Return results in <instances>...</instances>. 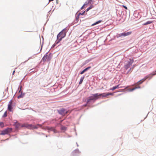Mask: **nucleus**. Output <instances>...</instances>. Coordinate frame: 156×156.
<instances>
[{
    "mask_svg": "<svg viewBox=\"0 0 156 156\" xmlns=\"http://www.w3.org/2000/svg\"><path fill=\"white\" fill-rule=\"evenodd\" d=\"M16 127L17 128H19L21 127H25L29 129H37L36 126H33L32 125L28 124L27 123H24L21 124L17 122L15 124Z\"/></svg>",
    "mask_w": 156,
    "mask_h": 156,
    "instance_id": "1",
    "label": "nucleus"
},
{
    "mask_svg": "<svg viewBox=\"0 0 156 156\" xmlns=\"http://www.w3.org/2000/svg\"><path fill=\"white\" fill-rule=\"evenodd\" d=\"M66 36V32L65 31V29H63L61 31L57 36V43L59 42Z\"/></svg>",
    "mask_w": 156,
    "mask_h": 156,
    "instance_id": "2",
    "label": "nucleus"
},
{
    "mask_svg": "<svg viewBox=\"0 0 156 156\" xmlns=\"http://www.w3.org/2000/svg\"><path fill=\"white\" fill-rule=\"evenodd\" d=\"M99 98L98 93L93 94L92 96H90L87 99V103H88L91 100H96Z\"/></svg>",
    "mask_w": 156,
    "mask_h": 156,
    "instance_id": "3",
    "label": "nucleus"
},
{
    "mask_svg": "<svg viewBox=\"0 0 156 156\" xmlns=\"http://www.w3.org/2000/svg\"><path fill=\"white\" fill-rule=\"evenodd\" d=\"M155 74H156V73H154V74H150L148 75H147V76H146L144 78H143V79H142V80H140V81H138L137 83V84L138 85H140V84H142L143 82H144V81H145L148 78H149V79H150L152 77L151 76H150L151 75L153 76V75H154Z\"/></svg>",
    "mask_w": 156,
    "mask_h": 156,
    "instance_id": "4",
    "label": "nucleus"
},
{
    "mask_svg": "<svg viewBox=\"0 0 156 156\" xmlns=\"http://www.w3.org/2000/svg\"><path fill=\"white\" fill-rule=\"evenodd\" d=\"M12 129L11 128H8L5 129L1 131L0 133V135H5L8 134L9 133L11 132L12 131Z\"/></svg>",
    "mask_w": 156,
    "mask_h": 156,
    "instance_id": "5",
    "label": "nucleus"
},
{
    "mask_svg": "<svg viewBox=\"0 0 156 156\" xmlns=\"http://www.w3.org/2000/svg\"><path fill=\"white\" fill-rule=\"evenodd\" d=\"M51 58L50 55L46 53L42 58V61L43 62H45L46 61H49L50 60Z\"/></svg>",
    "mask_w": 156,
    "mask_h": 156,
    "instance_id": "6",
    "label": "nucleus"
},
{
    "mask_svg": "<svg viewBox=\"0 0 156 156\" xmlns=\"http://www.w3.org/2000/svg\"><path fill=\"white\" fill-rule=\"evenodd\" d=\"M114 95V93H104L101 94H98V97L102 96L103 97H107V96L111 95L112 96H113Z\"/></svg>",
    "mask_w": 156,
    "mask_h": 156,
    "instance_id": "7",
    "label": "nucleus"
},
{
    "mask_svg": "<svg viewBox=\"0 0 156 156\" xmlns=\"http://www.w3.org/2000/svg\"><path fill=\"white\" fill-rule=\"evenodd\" d=\"M58 112L59 114L62 115H64L67 114L68 111H66L65 109L62 108L61 110H58Z\"/></svg>",
    "mask_w": 156,
    "mask_h": 156,
    "instance_id": "8",
    "label": "nucleus"
},
{
    "mask_svg": "<svg viewBox=\"0 0 156 156\" xmlns=\"http://www.w3.org/2000/svg\"><path fill=\"white\" fill-rule=\"evenodd\" d=\"M132 33V32H128L126 33H122L120 34H119V37L122 36H127L131 34Z\"/></svg>",
    "mask_w": 156,
    "mask_h": 156,
    "instance_id": "9",
    "label": "nucleus"
},
{
    "mask_svg": "<svg viewBox=\"0 0 156 156\" xmlns=\"http://www.w3.org/2000/svg\"><path fill=\"white\" fill-rule=\"evenodd\" d=\"M133 60L132 59V60H131L130 62H129L128 64H127L125 66L124 68L126 70L128 68H129L130 66H131L133 63Z\"/></svg>",
    "mask_w": 156,
    "mask_h": 156,
    "instance_id": "10",
    "label": "nucleus"
},
{
    "mask_svg": "<svg viewBox=\"0 0 156 156\" xmlns=\"http://www.w3.org/2000/svg\"><path fill=\"white\" fill-rule=\"evenodd\" d=\"M12 100H11L9 102V104L8 105V109L10 112L12 111Z\"/></svg>",
    "mask_w": 156,
    "mask_h": 156,
    "instance_id": "11",
    "label": "nucleus"
},
{
    "mask_svg": "<svg viewBox=\"0 0 156 156\" xmlns=\"http://www.w3.org/2000/svg\"><path fill=\"white\" fill-rule=\"evenodd\" d=\"M119 85H118L117 86L113 87L112 88L110 89V90H113L116 89L118 88H119Z\"/></svg>",
    "mask_w": 156,
    "mask_h": 156,
    "instance_id": "12",
    "label": "nucleus"
},
{
    "mask_svg": "<svg viewBox=\"0 0 156 156\" xmlns=\"http://www.w3.org/2000/svg\"><path fill=\"white\" fill-rule=\"evenodd\" d=\"M152 22H153L152 21H147V22L144 23L143 24V25H147L148 24H150L152 23Z\"/></svg>",
    "mask_w": 156,
    "mask_h": 156,
    "instance_id": "13",
    "label": "nucleus"
},
{
    "mask_svg": "<svg viewBox=\"0 0 156 156\" xmlns=\"http://www.w3.org/2000/svg\"><path fill=\"white\" fill-rule=\"evenodd\" d=\"M84 76H83V77H81V78L80 79V81L79 83V84H80L82 83L83 81V80L84 79Z\"/></svg>",
    "mask_w": 156,
    "mask_h": 156,
    "instance_id": "14",
    "label": "nucleus"
},
{
    "mask_svg": "<svg viewBox=\"0 0 156 156\" xmlns=\"http://www.w3.org/2000/svg\"><path fill=\"white\" fill-rule=\"evenodd\" d=\"M101 20H99V21H97V22H96L95 23L93 24L92 25V26H93V25H96V24H98L101 23Z\"/></svg>",
    "mask_w": 156,
    "mask_h": 156,
    "instance_id": "15",
    "label": "nucleus"
},
{
    "mask_svg": "<svg viewBox=\"0 0 156 156\" xmlns=\"http://www.w3.org/2000/svg\"><path fill=\"white\" fill-rule=\"evenodd\" d=\"M90 68H91L90 66H89V67H87V68H85L83 70L84 71V72H85L88 69H89Z\"/></svg>",
    "mask_w": 156,
    "mask_h": 156,
    "instance_id": "16",
    "label": "nucleus"
},
{
    "mask_svg": "<svg viewBox=\"0 0 156 156\" xmlns=\"http://www.w3.org/2000/svg\"><path fill=\"white\" fill-rule=\"evenodd\" d=\"M4 124L3 122H0V126L2 128L4 127Z\"/></svg>",
    "mask_w": 156,
    "mask_h": 156,
    "instance_id": "17",
    "label": "nucleus"
},
{
    "mask_svg": "<svg viewBox=\"0 0 156 156\" xmlns=\"http://www.w3.org/2000/svg\"><path fill=\"white\" fill-rule=\"evenodd\" d=\"M61 129L62 130H66V128L65 126H62L61 127Z\"/></svg>",
    "mask_w": 156,
    "mask_h": 156,
    "instance_id": "18",
    "label": "nucleus"
},
{
    "mask_svg": "<svg viewBox=\"0 0 156 156\" xmlns=\"http://www.w3.org/2000/svg\"><path fill=\"white\" fill-rule=\"evenodd\" d=\"M137 88H140V86H139L138 87H136L134 88H133L131 89L130 91H133V90H134L135 89H136Z\"/></svg>",
    "mask_w": 156,
    "mask_h": 156,
    "instance_id": "19",
    "label": "nucleus"
},
{
    "mask_svg": "<svg viewBox=\"0 0 156 156\" xmlns=\"http://www.w3.org/2000/svg\"><path fill=\"white\" fill-rule=\"evenodd\" d=\"M7 116V114L6 112H5L3 115V117H6Z\"/></svg>",
    "mask_w": 156,
    "mask_h": 156,
    "instance_id": "20",
    "label": "nucleus"
},
{
    "mask_svg": "<svg viewBox=\"0 0 156 156\" xmlns=\"http://www.w3.org/2000/svg\"><path fill=\"white\" fill-rule=\"evenodd\" d=\"M22 97V95H19L18 96V97H17V98H20Z\"/></svg>",
    "mask_w": 156,
    "mask_h": 156,
    "instance_id": "21",
    "label": "nucleus"
},
{
    "mask_svg": "<svg viewBox=\"0 0 156 156\" xmlns=\"http://www.w3.org/2000/svg\"><path fill=\"white\" fill-rule=\"evenodd\" d=\"M122 6L125 8V9H127V8L126 6L124 5H122Z\"/></svg>",
    "mask_w": 156,
    "mask_h": 156,
    "instance_id": "22",
    "label": "nucleus"
},
{
    "mask_svg": "<svg viewBox=\"0 0 156 156\" xmlns=\"http://www.w3.org/2000/svg\"><path fill=\"white\" fill-rule=\"evenodd\" d=\"M85 72L83 70L82 71H81L80 73V74H83Z\"/></svg>",
    "mask_w": 156,
    "mask_h": 156,
    "instance_id": "23",
    "label": "nucleus"
},
{
    "mask_svg": "<svg viewBox=\"0 0 156 156\" xmlns=\"http://www.w3.org/2000/svg\"><path fill=\"white\" fill-rule=\"evenodd\" d=\"M91 8L90 7H89V8H87V11H88Z\"/></svg>",
    "mask_w": 156,
    "mask_h": 156,
    "instance_id": "24",
    "label": "nucleus"
},
{
    "mask_svg": "<svg viewBox=\"0 0 156 156\" xmlns=\"http://www.w3.org/2000/svg\"><path fill=\"white\" fill-rule=\"evenodd\" d=\"M79 18V16H78L77 17H76V19L77 20Z\"/></svg>",
    "mask_w": 156,
    "mask_h": 156,
    "instance_id": "25",
    "label": "nucleus"
},
{
    "mask_svg": "<svg viewBox=\"0 0 156 156\" xmlns=\"http://www.w3.org/2000/svg\"><path fill=\"white\" fill-rule=\"evenodd\" d=\"M87 106V104L84 105L83 106L85 107Z\"/></svg>",
    "mask_w": 156,
    "mask_h": 156,
    "instance_id": "26",
    "label": "nucleus"
},
{
    "mask_svg": "<svg viewBox=\"0 0 156 156\" xmlns=\"http://www.w3.org/2000/svg\"><path fill=\"white\" fill-rule=\"evenodd\" d=\"M15 72V70H14L13 72V73H12V75H14Z\"/></svg>",
    "mask_w": 156,
    "mask_h": 156,
    "instance_id": "27",
    "label": "nucleus"
},
{
    "mask_svg": "<svg viewBox=\"0 0 156 156\" xmlns=\"http://www.w3.org/2000/svg\"><path fill=\"white\" fill-rule=\"evenodd\" d=\"M54 0H49V2H50L53 1Z\"/></svg>",
    "mask_w": 156,
    "mask_h": 156,
    "instance_id": "28",
    "label": "nucleus"
},
{
    "mask_svg": "<svg viewBox=\"0 0 156 156\" xmlns=\"http://www.w3.org/2000/svg\"><path fill=\"white\" fill-rule=\"evenodd\" d=\"M83 7H84V5H83V6H82V8H81V9H82L83 8Z\"/></svg>",
    "mask_w": 156,
    "mask_h": 156,
    "instance_id": "29",
    "label": "nucleus"
},
{
    "mask_svg": "<svg viewBox=\"0 0 156 156\" xmlns=\"http://www.w3.org/2000/svg\"><path fill=\"white\" fill-rule=\"evenodd\" d=\"M84 12L83 13H82L81 14V15H84Z\"/></svg>",
    "mask_w": 156,
    "mask_h": 156,
    "instance_id": "30",
    "label": "nucleus"
},
{
    "mask_svg": "<svg viewBox=\"0 0 156 156\" xmlns=\"http://www.w3.org/2000/svg\"><path fill=\"white\" fill-rule=\"evenodd\" d=\"M37 125H38V126H41V125H40L39 124H38Z\"/></svg>",
    "mask_w": 156,
    "mask_h": 156,
    "instance_id": "31",
    "label": "nucleus"
},
{
    "mask_svg": "<svg viewBox=\"0 0 156 156\" xmlns=\"http://www.w3.org/2000/svg\"><path fill=\"white\" fill-rule=\"evenodd\" d=\"M92 0H90V2H91Z\"/></svg>",
    "mask_w": 156,
    "mask_h": 156,
    "instance_id": "32",
    "label": "nucleus"
},
{
    "mask_svg": "<svg viewBox=\"0 0 156 156\" xmlns=\"http://www.w3.org/2000/svg\"><path fill=\"white\" fill-rule=\"evenodd\" d=\"M22 64V63H21L20 65H21Z\"/></svg>",
    "mask_w": 156,
    "mask_h": 156,
    "instance_id": "33",
    "label": "nucleus"
},
{
    "mask_svg": "<svg viewBox=\"0 0 156 156\" xmlns=\"http://www.w3.org/2000/svg\"><path fill=\"white\" fill-rule=\"evenodd\" d=\"M131 68H130L129 70H131Z\"/></svg>",
    "mask_w": 156,
    "mask_h": 156,
    "instance_id": "34",
    "label": "nucleus"
}]
</instances>
